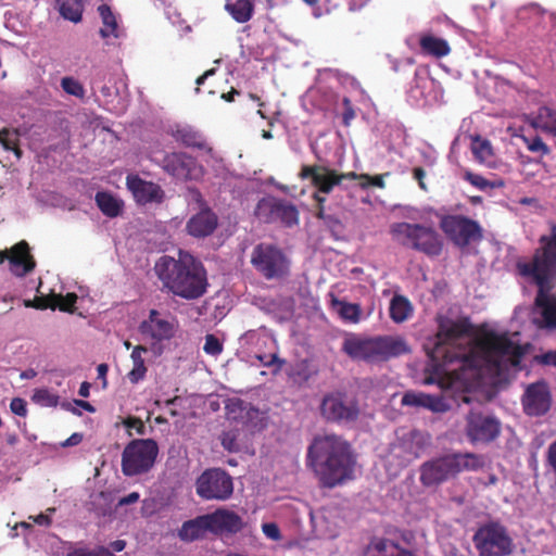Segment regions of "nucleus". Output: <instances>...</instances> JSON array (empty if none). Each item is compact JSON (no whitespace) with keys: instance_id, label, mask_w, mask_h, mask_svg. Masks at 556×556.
I'll return each instance as SVG.
<instances>
[{"instance_id":"nucleus-60","label":"nucleus","mask_w":556,"mask_h":556,"mask_svg":"<svg viewBox=\"0 0 556 556\" xmlns=\"http://www.w3.org/2000/svg\"><path fill=\"white\" fill-rule=\"evenodd\" d=\"M139 497H140V495H139L138 492H131L128 495L122 497L118 501V505L119 506H125V505L134 504V503L139 501Z\"/></svg>"},{"instance_id":"nucleus-22","label":"nucleus","mask_w":556,"mask_h":556,"mask_svg":"<svg viewBox=\"0 0 556 556\" xmlns=\"http://www.w3.org/2000/svg\"><path fill=\"white\" fill-rule=\"evenodd\" d=\"M532 260L543 264L547 270H556V224L549 225V233L539 238V247L534 250Z\"/></svg>"},{"instance_id":"nucleus-10","label":"nucleus","mask_w":556,"mask_h":556,"mask_svg":"<svg viewBox=\"0 0 556 556\" xmlns=\"http://www.w3.org/2000/svg\"><path fill=\"white\" fill-rule=\"evenodd\" d=\"M178 330L176 317L164 315L157 309H150L148 318L139 325V332L144 340L149 341L150 351L155 356L164 353V342L170 341Z\"/></svg>"},{"instance_id":"nucleus-34","label":"nucleus","mask_w":556,"mask_h":556,"mask_svg":"<svg viewBox=\"0 0 556 556\" xmlns=\"http://www.w3.org/2000/svg\"><path fill=\"white\" fill-rule=\"evenodd\" d=\"M96 203L100 211L108 217H116L122 211V203L105 191L97 192Z\"/></svg>"},{"instance_id":"nucleus-36","label":"nucleus","mask_w":556,"mask_h":556,"mask_svg":"<svg viewBox=\"0 0 556 556\" xmlns=\"http://www.w3.org/2000/svg\"><path fill=\"white\" fill-rule=\"evenodd\" d=\"M277 222L287 227H292L299 223V211L296 206L286 200H278Z\"/></svg>"},{"instance_id":"nucleus-6","label":"nucleus","mask_w":556,"mask_h":556,"mask_svg":"<svg viewBox=\"0 0 556 556\" xmlns=\"http://www.w3.org/2000/svg\"><path fill=\"white\" fill-rule=\"evenodd\" d=\"M517 270L520 276L538 287L534 303L541 308L544 327L556 329V298L548 294L556 278V270H547L542 263L532 258L529 262H519Z\"/></svg>"},{"instance_id":"nucleus-21","label":"nucleus","mask_w":556,"mask_h":556,"mask_svg":"<svg viewBox=\"0 0 556 556\" xmlns=\"http://www.w3.org/2000/svg\"><path fill=\"white\" fill-rule=\"evenodd\" d=\"M211 532L214 534L237 533L243 529L242 518L235 511L219 508L207 514Z\"/></svg>"},{"instance_id":"nucleus-16","label":"nucleus","mask_w":556,"mask_h":556,"mask_svg":"<svg viewBox=\"0 0 556 556\" xmlns=\"http://www.w3.org/2000/svg\"><path fill=\"white\" fill-rule=\"evenodd\" d=\"M526 415L531 417L544 416L552 406V394L546 381L540 380L527 386L521 397Z\"/></svg>"},{"instance_id":"nucleus-26","label":"nucleus","mask_w":556,"mask_h":556,"mask_svg":"<svg viewBox=\"0 0 556 556\" xmlns=\"http://www.w3.org/2000/svg\"><path fill=\"white\" fill-rule=\"evenodd\" d=\"M207 532H211V527L206 514L185 521L178 531V536L182 541L193 542L203 539Z\"/></svg>"},{"instance_id":"nucleus-43","label":"nucleus","mask_w":556,"mask_h":556,"mask_svg":"<svg viewBox=\"0 0 556 556\" xmlns=\"http://www.w3.org/2000/svg\"><path fill=\"white\" fill-rule=\"evenodd\" d=\"M31 400L34 403L46 407H55L59 404V395L45 388L36 389Z\"/></svg>"},{"instance_id":"nucleus-57","label":"nucleus","mask_w":556,"mask_h":556,"mask_svg":"<svg viewBox=\"0 0 556 556\" xmlns=\"http://www.w3.org/2000/svg\"><path fill=\"white\" fill-rule=\"evenodd\" d=\"M339 177V185L344 180H358L359 182H363L364 179H367V174H357L355 172H349V173H338Z\"/></svg>"},{"instance_id":"nucleus-48","label":"nucleus","mask_w":556,"mask_h":556,"mask_svg":"<svg viewBox=\"0 0 556 556\" xmlns=\"http://www.w3.org/2000/svg\"><path fill=\"white\" fill-rule=\"evenodd\" d=\"M123 425L127 428L128 434L131 435L132 433L130 430H135L137 434L144 435L146 434V426L142 422V420L135 416H128L123 420Z\"/></svg>"},{"instance_id":"nucleus-56","label":"nucleus","mask_w":556,"mask_h":556,"mask_svg":"<svg viewBox=\"0 0 556 556\" xmlns=\"http://www.w3.org/2000/svg\"><path fill=\"white\" fill-rule=\"evenodd\" d=\"M538 361L542 365L556 367V350L543 353L538 357Z\"/></svg>"},{"instance_id":"nucleus-1","label":"nucleus","mask_w":556,"mask_h":556,"mask_svg":"<svg viewBox=\"0 0 556 556\" xmlns=\"http://www.w3.org/2000/svg\"><path fill=\"white\" fill-rule=\"evenodd\" d=\"M471 331L468 318L440 320L434 346L428 352L426 384L437 383L442 390L456 389L468 379L498 378L521 363L525 351L507 332L485 330L470 346L457 343Z\"/></svg>"},{"instance_id":"nucleus-7","label":"nucleus","mask_w":556,"mask_h":556,"mask_svg":"<svg viewBox=\"0 0 556 556\" xmlns=\"http://www.w3.org/2000/svg\"><path fill=\"white\" fill-rule=\"evenodd\" d=\"M391 232L402 245L428 256H438L442 252L443 241L432 227L403 222L394 224Z\"/></svg>"},{"instance_id":"nucleus-47","label":"nucleus","mask_w":556,"mask_h":556,"mask_svg":"<svg viewBox=\"0 0 556 556\" xmlns=\"http://www.w3.org/2000/svg\"><path fill=\"white\" fill-rule=\"evenodd\" d=\"M203 351L208 355L217 356L223 352V344L217 337L210 333L205 336Z\"/></svg>"},{"instance_id":"nucleus-27","label":"nucleus","mask_w":556,"mask_h":556,"mask_svg":"<svg viewBox=\"0 0 556 556\" xmlns=\"http://www.w3.org/2000/svg\"><path fill=\"white\" fill-rule=\"evenodd\" d=\"M364 556H415L397 543L388 539H375L365 549Z\"/></svg>"},{"instance_id":"nucleus-52","label":"nucleus","mask_w":556,"mask_h":556,"mask_svg":"<svg viewBox=\"0 0 556 556\" xmlns=\"http://www.w3.org/2000/svg\"><path fill=\"white\" fill-rule=\"evenodd\" d=\"M10 409L13 414L25 417L27 415V403L24 399L14 397L11 400Z\"/></svg>"},{"instance_id":"nucleus-13","label":"nucleus","mask_w":556,"mask_h":556,"mask_svg":"<svg viewBox=\"0 0 556 556\" xmlns=\"http://www.w3.org/2000/svg\"><path fill=\"white\" fill-rule=\"evenodd\" d=\"M195 491L205 501H226L233 493L232 478L224 469L208 468L198 477Z\"/></svg>"},{"instance_id":"nucleus-23","label":"nucleus","mask_w":556,"mask_h":556,"mask_svg":"<svg viewBox=\"0 0 556 556\" xmlns=\"http://www.w3.org/2000/svg\"><path fill=\"white\" fill-rule=\"evenodd\" d=\"M402 404L406 406L424 407L433 413H445L451 408V405L441 395H430L415 391L404 393Z\"/></svg>"},{"instance_id":"nucleus-49","label":"nucleus","mask_w":556,"mask_h":556,"mask_svg":"<svg viewBox=\"0 0 556 556\" xmlns=\"http://www.w3.org/2000/svg\"><path fill=\"white\" fill-rule=\"evenodd\" d=\"M258 361L265 366V367H271L275 366L274 374H278L282 366L285 365L286 361L278 357L277 354H271L269 356L267 355H257Z\"/></svg>"},{"instance_id":"nucleus-42","label":"nucleus","mask_w":556,"mask_h":556,"mask_svg":"<svg viewBox=\"0 0 556 556\" xmlns=\"http://www.w3.org/2000/svg\"><path fill=\"white\" fill-rule=\"evenodd\" d=\"M521 139L526 144L527 149L532 153H536L540 156H544L549 154L551 152L549 148L543 142L542 138L539 137L538 135H522Z\"/></svg>"},{"instance_id":"nucleus-54","label":"nucleus","mask_w":556,"mask_h":556,"mask_svg":"<svg viewBox=\"0 0 556 556\" xmlns=\"http://www.w3.org/2000/svg\"><path fill=\"white\" fill-rule=\"evenodd\" d=\"M262 530L264 534L271 540H279L281 538L280 530L274 522L263 523Z\"/></svg>"},{"instance_id":"nucleus-39","label":"nucleus","mask_w":556,"mask_h":556,"mask_svg":"<svg viewBox=\"0 0 556 556\" xmlns=\"http://www.w3.org/2000/svg\"><path fill=\"white\" fill-rule=\"evenodd\" d=\"M0 143L4 150L12 151L17 159L22 157L23 151L20 148V132L17 129H1Z\"/></svg>"},{"instance_id":"nucleus-2","label":"nucleus","mask_w":556,"mask_h":556,"mask_svg":"<svg viewBox=\"0 0 556 556\" xmlns=\"http://www.w3.org/2000/svg\"><path fill=\"white\" fill-rule=\"evenodd\" d=\"M306 464L321 486L332 489L352 478L356 458L346 440L337 434H325L313 439Z\"/></svg>"},{"instance_id":"nucleus-51","label":"nucleus","mask_w":556,"mask_h":556,"mask_svg":"<svg viewBox=\"0 0 556 556\" xmlns=\"http://www.w3.org/2000/svg\"><path fill=\"white\" fill-rule=\"evenodd\" d=\"M343 113H342V123L344 126H350L351 122L355 118V111L352 104V101L344 97L342 100Z\"/></svg>"},{"instance_id":"nucleus-20","label":"nucleus","mask_w":556,"mask_h":556,"mask_svg":"<svg viewBox=\"0 0 556 556\" xmlns=\"http://www.w3.org/2000/svg\"><path fill=\"white\" fill-rule=\"evenodd\" d=\"M10 270L16 277H24L36 267V261L30 254L29 244L22 240L10 249Z\"/></svg>"},{"instance_id":"nucleus-17","label":"nucleus","mask_w":556,"mask_h":556,"mask_svg":"<svg viewBox=\"0 0 556 556\" xmlns=\"http://www.w3.org/2000/svg\"><path fill=\"white\" fill-rule=\"evenodd\" d=\"M161 166L168 175L185 181L197 179L202 174V166L197 160L182 152L166 154Z\"/></svg>"},{"instance_id":"nucleus-28","label":"nucleus","mask_w":556,"mask_h":556,"mask_svg":"<svg viewBox=\"0 0 556 556\" xmlns=\"http://www.w3.org/2000/svg\"><path fill=\"white\" fill-rule=\"evenodd\" d=\"M420 51L425 55L441 59L451 52L448 42L431 34H422L419 37Z\"/></svg>"},{"instance_id":"nucleus-15","label":"nucleus","mask_w":556,"mask_h":556,"mask_svg":"<svg viewBox=\"0 0 556 556\" xmlns=\"http://www.w3.org/2000/svg\"><path fill=\"white\" fill-rule=\"evenodd\" d=\"M465 432L471 443H490L501 432L500 421L479 412H469L466 417Z\"/></svg>"},{"instance_id":"nucleus-53","label":"nucleus","mask_w":556,"mask_h":556,"mask_svg":"<svg viewBox=\"0 0 556 556\" xmlns=\"http://www.w3.org/2000/svg\"><path fill=\"white\" fill-rule=\"evenodd\" d=\"M546 464L556 477V440L553 441L547 447Z\"/></svg>"},{"instance_id":"nucleus-46","label":"nucleus","mask_w":556,"mask_h":556,"mask_svg":"<svg viewBox=\"0 0 556 556\" xmlns=\"http://www.w3.org/2000/svg\"><path fill=\"white\" fill-rule=\"evenodd\" d=\"M66 556H114V554L111 553L108 548L99 546L93 549L87 547L75 548Z\"/></svg>"},{"instance_id":"nucleus-25","label":"nucleus","mask_w":556,"mask_h":556,"mask_svg":"<svg viewBox=\"0 0 556 556\" xmlns=\"http://www.w3.org/2000/svg\"><path fill=\"white\" fill-rule=\"evenodd\" d=\"M77 299L78 298L74 292H70L66 295L53 294L50 298H41L36 301H25V306L39 309H45L47 307L55 309L58 307L62 312L73 313L75 311Z\"/></svg>"},{"instance_id":"nucleus-50","label":"nucleus","mask_w":556,"mask_h":556,"mask_svg":"<svg viewBox=\"0 0 556 556\" xmlns=\"http://www.w3.org/2000/svg\"><path fill=\"white\" fill-rule=\"evenodd\" d=\"M386 176H389V173L376 175V176H370L367 174V179H364L363 182H359V187L362 189H367L368 187L372 186V187L383 189L386 187V184H384Z\"/></svg>"},{"instance_id":"nucleus-8","label":"nucleus","mask_w":556,"mask_h":556,"mask_svg":"<svg viewBox=\"0 0 556 556\" xmlns=\"http://www.w3.org/2000/svg\"><path fill=\"white\" fill-rule=\"evenodd\" d=\"M253 268L266 280H281L290 274V260L279 247L258 243L251 253Z\"/></svg>"},{"instance_id":"nucleus-4","label":"nucleus","mask_w":556,"mask_h":556,"mask_svg":"<svg viewBox=\"0 0 556 556\" xmlns=\"http://www.w3.org/2000/svg\"><path fill=\"white\" fill-rule=\"evenodd\" d=\"M485 456L476 453H450L422 463L419 481L424 488H435L463 471H478L485 467Z\"/></svg>"},{"instance_id":"nucleus-40","label":"nucleus","mask_w":556,"mask_h":556,"mask_svg":"<svg viewBox=\"0 0 556 556\" xmlns=\"http://www.w3.org/2000/svg\"><path fill=\"white\" fill-rule=\"evenodd\" d=\"M332 304L338 307L340 317L345 321L357 324L361 320L362 308L358 304L337 299L333 300Z\"/></svg>"},{"instance_id":"nucleus-31","label":"nucleus","mask_w":556,"mask_h":556,"mask_svg":"<svg viewBox=\"0 0 556 556\" xmlns=\"http://www.w3.org/2000/svg\"><path fill=\"white\" fill-rule=\"evenodd\" d=\"M150 349L144 345H136L131 352L132 369L128 372L127 378L131 383H138L143 380L147 374V367L142 354Z\"/></svg>"},{"instance_id":"nucleus-33","label":"nucleus","mask_w":556,"mask_h":556,"mask_svg":"<svg viewBox=\"0 0 556 556\" xmlns=\"http://www.w3.org/2000/svg\"><path fill=\"white\" fill-rule=\"evenodd\" d=\"M98 12L103 23V27L99 30L100 36L103 39L111 36L118 38V25L111 7L108 4H101L98 8Z\"/></svg>"},{"instance_id":"nucleus-63","label":"nucleus","mask_w":556,"mask_h":556,"mask_svg":"<svg viewBox=\"0 0 556 556\" xmlns=\"http://www.w3.org/2000/svg\"><path fill=\"white\" fill-rule=\"evenodd\" d=\"M98 378L103 380V387L106 386V374L109 371V366L104 363L98 365L97 367Z\"/></svg>"},{"instance_id":"nucleus-35","label":"nucleus","mask_w":556,"mask_h":556,"mask_svg":"<svg viewBox=\"0 0 556 556\" xmlns=\"http://www.w3.org/2000/svg\"><path fill=\"white\" fill-rule=\"evenodd\" d=\"M56 2L62 17L73 23L81 21L84 11L83 0H58Z\"/></svg>"},{"instance_id":"nucleus-44","label":"nucleus","mask_w":556,"mask_h":556,"mask_svg":"<svg viewBox=\"0 0 556 556\" xmlns=\"http://www.w3.org/2000/svg\"><path fill=\"white\" fill-rule=\"evenodd\" d=\"M61 87L67 94L74 96L76 98L85 97V88L80 81L72 76H65L61 79Z\"/></svg>"},{"instance_id":"nucleus-59","label":"nucleus","mask_w":556,"mask_h":556,"mask_svg":"<svg viewBox=\"0 0 556 556\" xmlns=\"http://www.w3.org/2000/svg\"><path fill=\"white\" fill-rule=\"evenodd\" d=\"M315 216L318 218V219H321L324 220L326 224L330 225L332 223H336V224H339V220L337 218H334L333 216L331 215H327L325 213V207L324 206H320V207H316V213H315Z\"/></svg>"},{"instance_id":"nucleus-3","label":"nucleus","mask_w":556,"mask_h":556,"mask_svg":"<svg viewBox=\"0 0 556 556\" xmlns=\"http://www.w3.org/2000/svg\"><path fill=\"white\" fill-rule=\"evenodd\" d=\"M154 270L163 285V290L174 296L192 301L207 292V271L203 263L189 252L179 250L177 258L161 256L155 263Z\"/></svg>"},{"instance_id":"nucleus-37","label":"nucleus","mask_w":556,"mask_h":556,"mask_svg":"<svg viewBox=\"0 0 556 556\" xmlns=\"http://www.w3.org/2000/svg\"><path fill=\"white\" fill-rule=\"evenodd\" d=\"M278 200L276 198L262 199L255 208V215L264 223L277 222Z\"/></svg>"},{"instance_id":"nucleus-38","label":"nucleus","mask_w":556,"mask_h":556,"mask_svg":"<svg viewBox=\"0 0 556 556\" xmlns=\"http://www.w3.org/2000/svg\"><path fill=\"white\" fill-rule=\"evenodd\" d=\"M471 151L479 163L486 165L491 164L493 149L489 140L483 139L480 136H476L471 142Z\"/></svg>"},{"instance_id":"nucleus-64","label":"nucleus","mask_w":556,"mask_h":556,"mask_svg":"<svg viewBox=\"0 0 556 556\" xmlns=\"http://www.w3.org/2000/svg\"><path fill=\"white\" fill-rule=\"evenodd\" d=\"M90 388H91V384L87 381H84L81 384H80V388L78 390V394L83 397H88L89 396V392H90Z\"/></svg>"},{"instance_id":"nucleus-41","label":"nucleus","mask_w":556,"mask_h":556,"mask_svg":"<svg viewBox=\"0 0 556 556\" xmlns=\"http://www.w3.org/2000/svg\"><path fill=\"white\" fill-rule=\"evenodd\" d=\"M533 125L556 135V111L549 108H541Z\"/></svg>"},{"instance_id":"nucleus-32","label":"nucleus","mask_w":556,"mask_h":556,"mask_svg":"<svg viewBox=\"0 0 556 556\" xmlns=\"http://www.w3.org/2000/svg\"><path fill=\"white\" fill-rule=\"evenodd\" d=\"M225 8L236 22L247 23L253 16L254 0H235L232 3L227 2Z\"/></svg>"},{"instance_id":"nucleus-18","label":"nucleus","mask_w":556,"mask_h":556,"mask_svg":"<svg viewBox=\"0 0 556 556\" xmlns=\"http://www.w3.org/2000/svg\"><path fill=\"white\" fill-rule=\"evenodd\" d=\"M299 177L302 180L309 179L316 191L323 194H329L339 186L338 172L324 165H302Z\"/></svg>"},{"instance_id":"nucleus-14","label":"nucleus","mask_w":556,"mask_h":556,"mask_svg":"<svg viewBox=\"0 0 556 556\" xmlns=\"http://www.w3.org/2000/svg\"><path fill=\"white\" fill-rule=\"evenodd\" d=\"M441 230L457 247L466 248L482 238L480 224L464 215L447 214L440 217Z\"/></svg>"},{"instance_id":"nucleus-9","label":"nucleus","mask_w":556,"mask_h":556,"mask_svg":"<svg viewBox=\"0 0 556 556\" xmlns=\"http://www.w3.org/2000/svg\"><path fill=\"white\" fill-rule=\"evenodd\" d=\"M159 455V445L153 439H135L122 453V472L135 477L149 472Z\"/></svg>"},{"instance_id":"nucleus-45","label":"nucleus","mask_w":556,"mask_h":556,"mask_svg":"<svg viewBox=\"0 0 556 556\" xmlns=\"http://www.w3.org/2000/svg\"><path fill=\"white\" fill-rule=\"evenodd\" d=\"M464 179L480 190H485L488 188H496V187H500L503 185L502 181H500V182L489 181L483 176L475 174L470 170L465 172Z\"/></svg>"},{"instance_id":"nucleus-12","label":"nucleus","mask_w":556,"mask_h":556,"mask_svg":"<svg viewBox=\"0 0 556 556\" xmlns=\"http://www.w3.org/2000/svg\"><path fill=\"white\" fill-rule=\"evenodd\" d=\"M473 543L480 556H507L513 552V540L498 523L479 528L473 535Z\"/></svg>"},{"instance_id":"nucleus-24","label":"nucleus","mask_w":556,"mask_h":556,"mask_svg":"<svg viewBox=\"0 0 556 556\" xmlns=\"http://www.w3.org/2000/svg\"><path fill=\"white\" fill-rule=\"evenodd\" d=\"M218 218L211 208L201 210L187 222V232L194 238H204L214 232Z\"/></svg>"},{"instance_id":"nucleus-30","label":"nucleus","mask_w":556,"mask_h":556,"mask_svg":"<svg viewBox=\"0 0 556 556\" xmlns=\"http://www.w3.org/2000/svg\"><path fill=\"white\" fill-rule=\"evenodd\" d=\"M389 314L394 323L402 324L413 315V305L406 296L395 294L390 302Z\"/></svg>"},{"instance_id":"nucleus-62","label":"nucleus","mask_w":556,"mask_h":556,"mask_svg":"<svg viewBox=\"0 0 556 556\" xmlns=\"http://www.w3.org/2000/svg\"><path fill=\"white\" fill-rule=\"evenodd\" d=\"M216 72L215 68H211V70H207L205 71L201 76H199L195 80V84H197V88H195V91L199 92L200 91V86L204 84L205 79L212 75H214Z\"/></svg>"},{"instance_id":"nucleus-61","label":"nucleus","mask_w":556,"mask_h":556,"mask_svg":"<svg viewBox=\"0 0 556 556\" xmlns=\"http://www.w3.org/2000/svg\"><path fill=\"white\" fill-rule=\"evenodd\" d=\"M83 441V434L75 432L63 442V446L78 445Z\"/></svg>"},{"instance_id":"nucleus-58","label":"nucleus","mask_w":556,"mask_h":556,"mask_svg":"<svg viewBox=\"0 0 556 556\" xmlns=\"http://www.w3.org/2000/svg\"><path fill=\"white\" fill-rule=\"evenodd\" d=\"M413 177L417 180L418 186L421 190L427 191L428 188L425 182L426 172L422 167H415L413 169Z\"/></svg>"},{"instance_id":"nucleus-19","label":"nucleus","mask_w":556,"mask_h":556,"mask_svg":"<svg viewBox=\"0 0 556 556\" xmlns=\"http://www.w3.org/2000/svg\"><path fill=\"white\" fill-rule=\"evenodd\" d=\"M126 186L139 204L161 203L164 199V191L157 184L147 181L138 175H128Z\"/></svg>"},{"instance_id":"nucleus-29","label":"nucleus","mask_w":556,"mask_h":556,"mask_svg":"<svg viewBox=\"0 0 556 556\" xmlns=\"http://www.w3.org/2000/svg\"><path fill=\"white\" fill-rule=\"evenodd\" d=\"M174 139L187 148L199 150L207 149V143L203 135L191 126H178L173 131Z\"/></svg>"},{"instance_id":"nucleus-55","label":"nucleus","mask_w":556,"mask_h":556,"mask_svg":"<svg viewBox=\"0 0 556 556\" xmlns=\"http://www.w3.org/2000/svg\"><path fill=\"white\" fill-rule=\"evenodd\" d=\"M222 445L229 452H236L238 450L236 443V437L230 432H225L222 435Z\"/></svg>"},{"instance_id":"nucleus-5","label":"nucleus","mask_w":556,"mask_h":556,"mask_svg":"<svg viewBox=\"0 0 556 556\" xmlns=\"http://www.w3.org/2000/svg\"><path fill=\"white\" fill-rule=\"evenodd\" d=\"M342 351L352 359L377 363L407 354L410 352V349L401 337L377 336L362 338L351 336L344 339Z\"/></svg>"},{"instance_id":"nucleus-11","label":"nucleus","mask_w":556,"mask_h":556,"mask_svg":"<svg viewBox=\"0 0 556 556\" xmlns=\"http://www.w3.org/2000/svg\"><path fill=\"white\" fill-rule=\"evenodd\" d=\"M321 417L338 425L357 421L361 415L358 401L342 391H332L324 395L319 406Z\"/></svg>"}]
</instances>
